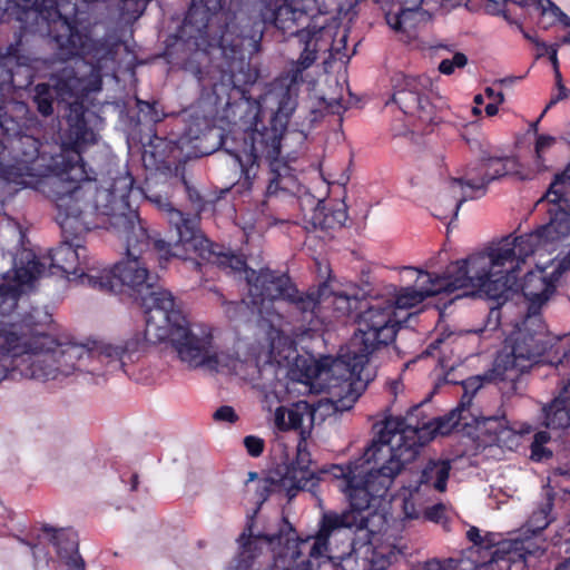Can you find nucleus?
Segmentation results:
<instances>
[{
  "label": "nucleus",
  "instance_id": "obj_1",
  "mask_svg": "<svg viewBox=\"0 0 570 570\" xmlns=\"http://www.w3.org/2000/svg\"><path fill=\"white\" fill-rule=\"evenodd\" d=\"M261 16L247 0H190L176 31L181 51L179 65L196 78L203 91L217 102L236 90L248 91L258 77L250 57L261 49L271 6Z\"/></svg>",
  "mask_w": 570,
  "mask_h": 570
},
{
  "label": "nucleus",
  "instance_id": "obj_2",
  "mask_svg": "<svg viewBox=\"0 0 570 570\" xmlns=\"http://www.w3.org/2000/svg\"><path fill=\"white\" fill-rule=\"evenodd\" d=\"M261 16L247 0H190L176 31L181 51L179 65L196 78L203 91L217 102L236 90L248 91L258 77L250 57L261 49L271 6Z\"/></svg>",
  "mask_w": 570,
  "mask_h": 570
},
{
  "label": "nucleus",
  "instance_id": "obj_3",
  "mask_svg": "<svg viewBox=\"0 0 570 570\" xmlns=\"http://www.w3.org/2000/svg\"><path fill=\"white\" fill-rule=\"evenodd\" d=\"M421 431L422 428L407 423L403 417H387L362 458L332 466L336 488L348 501V509L342 512L324 511L321 515L320 520L328 514L342 520L334 541L343 544L353 534L352 550L367 546L375 533L368 528V509L376 500L385 498L395 476L405 464L416 459L424 445Z\"/></svg>",
  "mask_w": 570,
  "mask_h": 570
},
{
  "label": "nucleus",
  "instance_id": "obj_4",
  "mask_svg": "<svg viewBox=\"0 0 570 570\" xmlns=\"http://www.w3.org/2000/svg\"><path fill=\"white\" fill-rule=\"evenodd\" d=\"M142 276L134 284H124V291L145 311L146 326L144 334H136L121 346L104 345L99 347V356L114 367H124L126 361L150 344L169 342L179 360L189 367L206 366L220 371L234 368L237 358L214 346L212 327L205 324L190 325L177 306L173 294L161 288L146 268Z\"/></svg>",
  "mask_w": 570,
  "mask_h": 570
},
{
  "label": "nucleus",
  "instance_id": "obj_5",
  "mask_svg": "<svg viewBox=\"0 0 570 570\" xmlns=\"http://www.w3.org/2000/svg\"><path fill=\"white\" fill-rule=\"evenodd\" d=\"M336 515L318 520L314 534L301 538L285 517L276 533L254 534V515L238 538L239 552L227 570H353L350 553H338L334 535L342 525Z\"/></svg>",
  "mask_w": 570,
  "mask_h": 570
},
{
  "label": "nucleus",
  "instance_id": "obj_6",
  "mask_svg": "<svg viewBox=\"0 0 570 570\" xmlns=\"http://www.w3.org/2000/svg\"><path fill=\"white\" fill-rule=\"evenodd\" d=\"M50 77L52 85L37 83L33 87L32 101L43 117L53 114L55 101L67 106L66 127L59 130L61 149L53 158V170L62 178L83 179L86 173L81 163V153L96 142V132L89 126L91 115L85 100L91 92L102 88L104 69L107 62L77 57Z\"/></svg>",
  "mask_w": 570,
  "mask_h": 570
},
{
  "label": "nucleus",
  "instance_id": "obj_7",
  "mask_svg": "<svg viewBox=\"0 0 570 570\" xmlns=\"http://www.w3.org/2000/svg\"><path fill=\"white\" fill-rule=\"evenodd\" d=\"M560 272L546 269L530 271L519 287L529 302L528 312L505 340L503 348L494 358L492 379L505 394L517 391L518 377L534 364L546 362L562 364L570 354V333L556 336L551 334L541 314V307L550 299L557 288Z\"/></svg>",
  "mask_w": 570,
  "mask_h": 570
},
{
  "label": "nucleus",
  "instance_id": "obj_8",
  "mask_svg": "<svg viewBox=\"0 0 570 570\" xmlns=\"http://www.w3.org/2000/svg\"><path fill=\"white\" fill-rule=\"evenodd\" d=\"M77 193H55L52 196L62 240L50 250L51 266L58 268L70 282L105 293H121L124 284H134L135 279L142 276L141 271L149 261L146 257H131L126 254V258L112 268H101L97 262L89 258L83 237L91 229L102 228L104 223L97 219L98 209L95 205H72V200H77Z\"/></svg>",
  "mask_w": 570,
  "mask_h": 570
},
{
  "label": "nucleus",
  "instance_id": "obj_9",
  "mask_svg": "<svg viewBox=\"0 0 570 570\" xmlns=\"http://www.w3.org/2000/svg\"><path fill=\"white\" fill-rule=\"evenodd\" d=\"M81 163L86 177L83 179L62 178L57 173V180L65 183L63 189L56 191L57 195H71L76 190L77 200H72L75 207H82L85 203L97 207V219L104 223L102 228H112L125 238L126 254L131 257H146L147 261H157L161 268L168 263L169 246L150 234L146 222L137 210L129 208V196L135 179L128 171L119 174L108 188H99L95 183V173L87 168L81 156Z\"/></svg>",
  "mask_w": 570,
  "mask_h": 570
},
{
  "label": "nucleus",
  "instance_id": "obj_10",
  "mask_svg": "<svg viewBox=\"0 0 570 570\" xmlns=\"http://www.w3.org/2000/svg\"><path fill=\"white\" fill-rule=\"evenodd\" d=\"M356 316L357 330L351 341L350 350L334 361L332 371L344 370L341 375L346 384V400L355 403L366 390L372 377L366 372L370 356L382 346L395 340L401 325L391 298L373 297L361 303Z\"/></svg>",
  "mask_w": 570,
  "mask_h": 570
},
{
  "label": "nucleus",
  "instance_id": "obj_11",
  "mask_svg": "<svg viewBox=\"0 0 570 570\" xmlns=\"http://www.w3.org/2000/svg\"><path fill=\"white\" fill-rule=\"evenodd\" d=\"M224 253L233 255L230 250L220 245ZM235 256V254H234ZM244 262L239 269L225 267L219 264L203 262L202 266H217L227 273L245 272V279L248 286V298L253 313H256L264 321L273 324L281 321L283 315L276 309V303H286L291 317L298 323H315V308L317 298L299 292L286 273L261 268L259 271L247 268L243 257L236 255Z\"/></svg>",
  "mask_w": 570,
  "mask_h": 570
},
{
  "label": "nucleus",
  "instance_id": "obj_12",
  "mask_svg": "<svg viewBox=\"0 0 570 570\" xmlns=\"http://www.w3.org/2000/svg\"><path fill=\"white\" fill-rule=\"evenodd\" d=\"M286 129L276 124H257L243 135V144L237 149H226L239 165L240 177L237 185L240 190H250L262 161L268 164L267 196L293 193L297 179L292 167L281 159L282 140Z\"/></svg>",
  "mask_w": 570,
  "mask_h": 570
},
{
  "label": "nucleus",
  "instance_id": "obj_13",
  "mask_svg": "<svg viewBox=\"0 0 570 570\" xmlns=\"http://www.w3.org/2000/svg\"><path fill=\"white\" fill-rule=\"evenodd\" d=\"M40 140L24 134L21 121L0 106V177L22 188L41 185L52 199L56 191L63 189L65 183L57 180L53 157L48 168L51 175L40 173Z\"/></svg>",
  "mask_w": 570,
  "mask_h": 570
},
{
  "label": "nucleus",
  "instance_id": "obj_14",
  "mask_svg": "<svg viewBox=\"0 0 570 570\" xmlns=\"http://www.w3.org/2000/svg\"><path fill=\"white\" fill-rule=\"evenodd\" d=\"M33 313L28 314L23 322L30 327L26 345L29 347L31 380H61L76 372L96 374L97 364H101L99 348L90 350L82 344L59 343L45 331V324L33 322Z\"/></svg>",
  "mask_w": 570,
  "mask_h": 570
},
{
  "label": "nucleus",
  "instance_id": "obj_15",
  "mask_svg": "<svg viewBox=\"0 0 570 570\" xmlns=\"http://www.w3.org/2000/svg\"><path fill=\"white\" fill-rule=\"evenodd\" d=\"M52 0H0V94L13 86V67L31 66L26 53L29 24L41 12L56 13Z\"/></svg>",
  "mask_w": 570,
  "mask_h": 570
},
{
  "label": "nucleus",
  "instance_id": "obj_16",
  "mask_svg": "<svg viewBox=\"0 0 570 570\" xmlns=\"http://www.w3.org/2000/svg\"><path fill=\"white\" fill-rule=\"evenodd\" d=\"M148 200L168 215V222L175 227L177 240L174 250L169 243V256L178 257L184 262H190L193 266L202 272V262L219 264L223 266L239 269L244 266V262L238 257L224 253L219 244L210 242L198 229L197 218L181 210L176 209L167 197L154 194L147 196Z\"/></svg>",
  "mask_w": 570,
  "mask_h": 570
},
{
  "label": "nucleus",
  "instance_id": "obj_17",
  "mask_svg": "<svg viewBox=\"0 0 570 570\" xmlns=\"http://www.w3.org/2000/svg\"><path fill=\"white\" fill-rule=\"evenodd\" d=\"M449 273L453 292L471 288L490 299L500 301L519 289V271L502 259H495L491 252L475 253L453 262L449 265Z\"/></svg>",
  "mask_w": 570,
  "mask_h": 570
},
{
  "label": "nucleus",
  "instance_id": "obj_18",
  "mask_svg": "<svg viewBox=\"0 0 570 570\" xmlns=\"http://www.w3.org/2000/svg\"><path fill=\"white\" fill-rule=\"evenodd\" d=\"M287 4L285 0H269L271 6V22L284 35L295 36L299 39V42L304 43L303 51L296 61H293L291 69L288 70L285 81H288L284 88L277 94V108L271 118V124L279 125L287 129V125L292 114L297 107L298 98V85L304 81L303 72L309 68L317 59V52L322 49L320 41L322 38L323 29L317 31H309L306 28H299L303 20H308L312 16L296 17L293 21L292 29L286 30L282 28L276 20V11L282 6Z\"/></svg>",
  "mask_w": 570,
  "mask_h": 570
},
{
  "label": "nucleus",
  "instance_id": "obj_19",
  "mask_svg": "<svg viewBox=\"0 0 570 570\" xmlns=\"http://www.w3.org/2000/svg\"><path fill=\"white\" fill-rule=\"evenodd\" d=\"M508 163L510 158L507 156H491L484 153L475 166L468 167L464 177L453 178L452 183L459 184L463 190L462 197L453 206L454 216H458L464 202L483 196L491 181L505 176L509 173Z\"/></svg>",
  "mask_w": 570,
  "mask_h": 570
},
{
  "label": "nucleus",
  "instance_id": "obj_20",
  "mask_svg": "<svg viewBox=\"0 0 570 570\" xmlns=\"http://www.w3.org/2000/svg\"><path fill=\"white\" fill-rule=\"evenodd\" d=\"M393 88L392 101L410 116L417 117L423 122H432L435 108L424 95L429 79L422 76H409L395 72L391 78Z\"/></svg>",
  "mask_w": 570,
  "mask_h": 570
},
{
  "label": "nucleus",
  "instance_id": "obj_21",
  "mask_svg": "<svg viewBox=\"0 0 570 570\" xmlns=\"http://www.w3.org/2000/svg\"><path fill=\"white\" fill-rule=\"evenodd\" d=\"M415 271L417 272L415 284L402 287L395 297L391 298L393 306H395V312L397 309L415 307L430 296L453 293L449 266L443 274H434L421 269Z\"/></svg>",
  "mask_w": 570,
  "mask_h": 570
},
{
  "label": "nucleus",
  "instance_id": "obj_22",
  "mask_svg": "<svg viewBox=\"0 0 570 570\" xmlns=\"http://www.w3.org/2000/svg\"><path fill=\"white\" fill-rule=\"evenodd\" d=\"M540 247L547 250L551 249L550 243L538 227L535 230L520 236L504 237L497 247L489 252L494 254L495 259H502L511 268L519 271L520 265Z\"/></svg>",
  "mask_w": 570,
  "mask_h": 570
},
{
  "label": "nucleus",
  "instance_id": "obj_23",
  "mask_svg": "<svg viewBox=\"0 0 570 570\" xmlns=\"http://www.w3.org/2000/svg\"><path fill=\"white\" fill-rule=\"evenodd\" d=\"M41 272V264L36 259H28L23 266H14L2 275L0 283V309L4 313L3 305L8 304L7 309H13L22 293V287L32 283Z\"/></svg>",
  "mask_w": 570,
  "mask_h": 570
},
{
  "label": "nucleus",
  "instance_id": "obj_24",
  "mask_svg": "<svg viewBox=\"0 0 570 570\" xmlns=\"http://www.w3.org/2000/svg\"><path fill=\"white\" fill-rule=\"evenodd\" d=\"M317 298V307L315 308V323H301L306 330H317L323 324V309L332 308V314L336 318L348 316L353 309V299L344 294L331 292L327 284H322L316 291L306 292Z\"/></svg>",
  "mask_w": 570,
  "mask_h": 570
},
{
  "label": "nucleus",
  "instance_id": "obj_25",
  "mask_svg": "<svg viewBox=\"0 0 570 570\" xmlns=\"http://www.w3.org/2000/svg\"><path fill=\"white\" fill-rule=\"evenodd\" d=\"M42 532L48 535L57 554L65 560L69 570H86L85 560L79 554L78 550V538L72 530L55 529L50 525H43Z\"/></svg>",
  "mask_w": 570,
  "mask_h": 570
},
{
  "label": "nucleus",
  "instance_id": "obj_26",
  "mask_svg": "<svg viewBox=\"0 0 570 570\" xmlns=\"http://www.w3.org/2000/svg\"><path fill=\"white\" fill-rule=\"evenodd\" d=\"M14 340L10 343L9 351H14L18 347H23L20 353H14L13 355H3L0 357V382L3 380H22V379H31L28 374L32 372V367L30 365V354L29 347L26 345L27 334L23 333L21 337L16 336L13 333L11 334Z\"/></svg>",
  "mask_w": 570,
  "mask_h": 570
},
{
  "label": "nucleus",
  "instance_id": "obj_27",
  "mask_svg": "<svg viewBox=\"0 0 570 570\" xmlns=\"http://www.w3.org/2000/svg\"><path fill=\"white\" fill-rule=\"evenodd\" d=\"M372 539L373 535L371 537L367 546H364L357 551L352 550L351 543L353 540V534H350V540L344 541L343 544L340 541L337 542L338 553H350L353 570H357L356 568L360 558L362 560L363 570H386L391 566L394 554L392 552H386L382 549L373 547Z\"/></svg>",
  "mask_w": 570,
  "mask_h": 570
},
{
  "label": "nucleus",
  "instance_id": "obj_28",
  "mask_svg": "<svg viewBox=\"0 0 570 570\" xmlns=\"http://www.w3.org/2000/svg\"><path fill=\"white\" fill-rule=\"evenodd\" d=\"M315 410L306 402L298 401L291 406H279L275 410L274 422L279 431L295 430L301 434L302 429H313Z\"/></svg>",
  "mask_w": 570,
  "mask_h": 570
},
{
  "label": "nucleus",
  "instance_id": "obj_29",
  "mask_svg": "<svg viewBox=\"0 0 570 570\" xmlns=\"http://www.w3.org/2000/svg\"><path fill=\"white\" fill-rule=\"evenodd\" d=\"M347 217V207L344 202L322 200L313 210L311 224L315 229L336 230L345 225Z\"/></svg>",
  "mask_w": 570,
  "mask_h": 570
},
{
  "label": "nucleus",
  "instance_id": "obj_30",
  "mask_svg": "<svg viewBox=\"0 0 570 570\" xmlns=\"http://www.w3.org/2000/svg\"><path fill=\"white\" fill-rule=\"evenodd\" d=\"M570 376L562 380V386L559 395L552 402L543 407L544 424L549 429L570 428Z\"/></svg>",
  "mask_w": 570,
  "mask_h": 570
},
{
  "label": "nucleus",
  "instance_id": "obj_31",
  "mask_svg": "<svg viewBox=\"0 0 570 570\" xmlns=\"http://www.w3.org/2000/svg\"><path fill=\"white\" fill-rule=\"evenodd\" d=\"M281 481L289 498L295 497L298 491H312L318 484V478L311 468L294 463L286 468Z\"/></svg>",
  "mask_w": 570,
  "mask_h": 570
},
{
  "label": "nucleus",
  "instance_id": "obj_32",
  "mask_svg": "<svg viewBox=\"0 0 570 570\" xmlns=\"http://www.w3.org/2000/svg\"><path fill=\"white\" fill-rule=\"evenodd\" d=\"M493 368H494V365L492 366L491 370H489L487 373H484L483 376L471 377L463 382L464 393L460 400V403L452 412V415H454L455 412H459L458 421L466 419L463 415V413L465 411H468L469 406L471 405L473 394L482 386L484 381L489 382V383H493L498 387V390L501 392L502 396L505 399H510L520 393L522 374L518 377L517 391L511 394H505L503 392V390L501 389V386L499 385V383L494 379H492L491 374H492Z\"/></svg>",
  "mask_w": 570,
  "mask_h": 570
},
{
  "label": "nucleus",
  "instance_id": "obj_33",
  "mask_svg": "<svg viewBox=\"0 0 570 570\" xmlns=\"http://www.w3.org/2000/svg\"><path fill=\"white\" fill-rule=\"evenodd\" d=\"M449 460H430L422 469L420 483L433 488L438 492H444L451 472Z\"/></svg>",
  "mask_w": 570,
  "mask_h": 570
},
{
  "label": "nucleus",
  "instance_id": "obj_34",
  "mask_svg": "<svg viewBox=\"0 0 570 570\" xmlns=\"http://www.w3.org/2000/svg\"><path fill=\"white\" fill-rule=\"evenodd\" d=\"M429 18L428 11L423 9L401 8L399 13L393 18H389V23L394 30L402 31L409 37H413L420 23L426 22Z\"/></svg>",
  "mask_w": 570,
  "mask_h": 570
},
{
  "label": "nucleus",
  "instance_id": "obj_35",
  "mask_svg": "<svg viewBox=\"0 0 570 570\" xmlns=\"http://www.w3.org/2000/svg\"><path fill=\"white\" fill-rule=\"evenodd\" d=\"M478 422L479 430L489 435L491 442H500L502 434L508 432V420L504 416H487Z\"/></svg>",
  "mask_w": 570,
  "mask_h": 570
},
{
  "label": "nucleus",
  "instance_id": "obj_36",
  "mask_svg": "<svg viewBox=\"0 0 570 570\" xmlns=\"http://www.w3.org/2000/svg\"><path fill=\"white\" fill-rule=\"evenodd\" d=\"M553 509V498L548 497L546 502L541 503L540 507L534 510L530 517V525L534 529V531L544 530L553 520L552 515Z\"/></svg>",
  "mask_w": 570,
  "mask_h": 570
},
{
  "label": "nucleus",
  "instance_id": "obj_37",
  "mask_svg": "<svg viewBox=\"0 0 570 570\" xmlns=\"http://www.w3.org/2000/svg\"><path fill=\"white\" fill-rule=\"evenodd\" d=\"M140 121L156 125L165 118V112L156 100L146 101L137 99L136 102Z\"/></svg>",
  "mask_w": 570,
  "mask_h": 570
},
{
  "label": "nucleus",
  "instance_id": "obj_38",
  "mask_svg": "<svg viewBox=\"0 0 570 570\" xmlns=\"http://www.w3.org/2000/svg\"><path fill=\"white\" fill-rule=\"evenodd\" d=\"M551 440V435L547 431H539L534 433L532 443L530 445V458L534 462H542L552 458V451L546 448V444Z\"/></svg>",
  "mask_w": 570,
  "mask_h": 570
},
{
  "label": "nucleus",
  "instance_id": "obj_39",
  "mask_svg": "<svg viewBox=\"0 0 570 570\" xmlns=\"http://www.w3.org/2000/svg\"><path fill=\"white\" fill-rule=\"evenodd\" d=\"M151 0H120V17L127 22L137 21Z\"/></svg>",
  "mask_w": 570,
  "mask_h": 570
},
{
  "label": "nucleus",
  "instance_id": "obj_40",
  "mask_svg": "<svg viewBox=\"0 0 570 570\" xmlns=\"http://www.w3.org/2000/svg\"><path fill=\"white\" fill-rule=\"evenodd\" d=\"M311 436L308 429H302L301 436L297 442L296 458L292 462L304 468H311L312 455L307 449V439Z\"/></svg>",
  "mask_w": 570,
  "mask_h": 570
},
{
  "label": "nucleus",
  "instance_id": "obj_41",
  "mask_svg": "<svg viewBox=\"0 0 570 570\" xmlns=\"http://www.w3.org/2000/svg\"><path fill=\"white\" fill-rule=\"evenodd\" d=\"M508 2H512L517 4L521 9L524 10V13L532 16L537 14L541 18L547 16V2L546 0H508Z\"/></svg>",
  "mask_w": 570,
  "mask_h": 570
},
{
  "label": "nucleus",
  "instance_id": "obj_42",
  "mask_svg": "<svg viewBox=\"0 0 570 570\" xmlns=\"http://www.w3.org/2000/svg\"><path fill=\"white\" fill-rule=\"evenodd\" d=\"M468 63V57L463 52H456L451 59H443L439 65L442 75L450 76L455 69H461Z\"/></svg>",
  "mask_w": 570,
  "mask_h": 570
},
{
  "label": "nucleus",
  "instance_id": "obj_43",
  "mask_svg": "<svg viewBox=\"0 0 570 570\" xmlns=\"http://www.w3.org/2000/svg\"><path fill=\"white\" fill-rule=\"evenodd\" d=\"M452 337H454L452 333L448 335H439L426 346V348L422 352L421 356H439V360H441V354H444L443 347L450 344Z\"/></svg>",
  "mask_w": 570,
  "mask_h": 570
},
{
  "label": "nucleus",
  "instance_id": "obj_44",
  "mask_svg": "<svg viewBox=\"0 0 570 570\" xmlns=\"http://www.w3.org/2000/svg\"><path fill=\"white\" fill-rule=\"evenodd\" d=\"M423 518L435 523L444 524L446 522L445 505L436 503L426 508L423 512Z\"/></svg>",
  "mask_w": 570,
  "mask_h": 570
},
{
  "label": "nucleus",
  "instance_id": "obj_45",
  "mask_svg": "<svg viewBox=\"0 0 570 570\" xmlns=\"http://www.w3.org/2000/svg\"><path fill=\"white\" fill-rule=\"evenodd\" d=\"M244 445L250 456L257 458L263 453L265 444L263 439L255 435H247L244 439Z\"/></svg>",
  "mask_w": 570,
  "mask_h": 570
},
{
  "label": "nucleus",
  "instance_id": "obj_46",
  "mask_svg": "<svg viewBox=\"0 0 570 570\" xmlns=\"http://www.w3.org/2000/svg\"><path fill=\"white\" fill-rule=\"evenodd\" d=\"M547 2V16L551 17V21L549 23H553L556 21H560L566 26H570V18L551 0H546Z\"/></svg>",
  "mask_w": 570,
  "mask_h": 570
},
{
  "label": "nucleus",
  "instance_id": "obj_47",
  "mask_svg": "<svg viewBox=\"0 0 570 570\" xmlns=\"http://www.w3.org/2000/svg\"><path fill=\"white\" fill-rule=\"evenodd\" d=\"M183 184L186 189V194L188 196V199L195 205L197 210H204L206 202L200 195V193L193 186L188 184V181L183 177Z\"/></svg>",
  "mask_w": 570,
  "mask_h": 570
},
{
  "label": "nucleus",
  "instance_id": "obj_48",
  "mask_svg": "<svg viewBox=\"0 0 570 570\" xmlns=\"http://www.w3.org/2000/svg\"><path fill=\"white\" fill-rule=\"evenodd\" d=\"M213 417L215 421H223L228 423H235L238 420L235 410L229 405H223L218 407L214 412Z\"/></svg>",
  "mask_w": 570,
  "mask_h": 570
},
{
  "label": "nucleus",
  "instance_id": "obj_49",
  "mask_svg": "<svg viewBox=\"0 0 570 570\" xmlns=\"http://www.w3.org/2000/svg\"><path fill=\"white\" fill-rule=\"evenodd\" d=\"M224 305L226 306V315L230 320H233L237 318L240 315V313L245 309V307H248L250 304L249 302L246 303L244 299H242L239 302H224Z\"/></svg>",
  "mask_w": 570,
  "mask_h": 570
},
{
  "label": "nucleus",
  "instance_id": "obj_50",
  "mask_svg": "<svg viewBox=\"0 0 570 570\" xmlns=\"http://www.w3.org/2000/svg\"><path fill=\"white\" fill-rule=\"evenodd\" d=\"M556 142V138L550 135H539L535 140V155L538 159H541V154L550 148Z\"/></svg>",
  "mask_w": 570,
  "mask_h": 570
},
{
  "label": "nucleus",
  "instance_id": "obj_51",
  "mask_svg": "<svg viewBox=\"0 0 570 570\" xmlns=\"http://www.w3.org/2000/svg\"><path fill=\"white\" fill-rule=\"evenodd\" d=\"M539 48H542V51L538 55L541 57L543 55H548L549 60L553 65V68L557 69L559 67L558 62V47L556 45L548 46L544 42H537Z\"/></svg>",
  "mask_w": 570,
  "mask_h": 570
},
{
  "label": "nucleus",
  "instance_id": "obj_52",
  "mask_svg": "<svg viewBox=\"0 0 570 570\" xmlns=\"http://www.w3.org/2000/svg\"><path fill=\"white\" fill-rule=\"evenodd\" d=\"M323 100L325 104L324 108L328 114L341 115L345 110V108L342 104V98H332L330 100H326V99H323Z\"/></svg>",
  "mask_w": 570,
  "mask_h": 570
},
{
  "label": "nucleus",
  "instance_id": "obj_53",
  "mask_svg": "<svg viewBox=\"0 0 570 570\" xmlns=\"http://www.w3.org/2000/svg\"><path fill=\"white\" fill-rule=\"evenodd\" d=\"M557 89H558V94L551 97L549 104L547 105V107H546V109L543 110L542 114H544L547 111V109L551 108L552 106H554L560 100H562V99L568 97L569 90L564 87V85L558 86ZM543 115H541V117Z\"/></svg>",
  "mask_w": 570,
  "mask_h": 570
},
{
  "label": "nucleus",
  "instance_id": "obj_54",
  "mask_svg": "<svg viewBox=\"0 0 570 570\" xmlns=\"http://www.w3.org/2000/svg\"><path fill=\"white\" fill-rule=\"evenodd\" d=\"M499 543V535L493 532H487L482 535V542L480 548L482 549H491Z\"/></svg>",
  "mask_w": 570,
  "mask_h": 570
},
{
  "label": "nucleus",
  "instance_id": "obj_55",
  "mask_svg": "<svg viewBox=\"0 0 570 570\" xmlns=\"http://www.w3.org/2000/svg\"><path fill=\"white\" fill-rule=\"evenodd\" d=\"M489 3L487 4V10L492 12L493 14H499L503 12V8L508 3V0H487Z\"/></svg>",
  "mask_w": 570,
  "mask_h": 570
},
{
  "label": "nucleus",
  "instance_id": "obj_56",
  "mask_svg": "<svg viewBox=\"0 0 570 570\" xmlns=\"http://www.w3.org/2000/svg\"><path fill=\"white\" fill-rule=\"evenodd\" d=\"M466 539L474 546L480 547L482 542V534L480 529L476 527H470V529L466 531Z\"/></svg>",
  "mask_w": 570,
  "mask_h": 570
},
{
  "label": "nucleus",
  "instance_id": "obj_57",
  "mask_svg": "<svg viewBox=\"0 0 570 570\" xmlns=\"http://www.w3.org/2000/svg\"><path fill=\"white\" fill-rule=\"evenodd\" d=\"M404 514L406 519H417L420 517V513L415 510V507L413 503H411L409 500L404 501L403 505Z\"/></svg>",
  "mask_w": 570,
  "mask_h": 570
},
{
  "label": "nucleus",
  "instance_id": "obj_58",
  "mask_svg": "<svg viewBox=\"0 0 570 570\" xmlns=\"http://www.w3.org/2000/svg\"><path fill=\"white\" fill-rule=\"evenodd\" d=\"M485 96L491 99L492 101L503 102L504 101V95L502 91H495L491 87H487L484 90Z\"/></svg>",
  "mask_w": 570,
  "mask_h": 570
},
{
  "label": "nucleus",
  "instance_id": "obj_59",
  "mask_svg": "<svg viewBox=\"0 0 570 570\" xmlns=\"http://www.w3.org/2000/svg\"><path fill=\"white\" fill-rule=\"evenodd\" d=\"M414 570H446V569L441 564L440 561L430 560V561H426L424 564L419 566Z\"/></svg>",
  "mask_w": 570,
  "mask_h": 570
},
{
  "label": "nucleus",
  "instance_id": "obj_60",
  "mask_svg": "<svg viewBox=\"0 0 570 570\" xmlns=\"http://www.w3.org/2000/svg\"><path fill=\"white\" fill-rule=\"evenodd\" d=\"M554 178L562 179V183H564V185L570 188V164L566 167V169L562 173L557 174Z\"/></svg>",
  "mask_w": 570,
  "mask_h": 570
},
{
  "label": "nucleus",
  "instance_id": "obj_61",
  "mask_svg": "<svg viewBox=\"0 0 570 570\" xmlns=\"http://www.w3.org/2000/svg\"><path fill=\"white\" fill-rule=\"evenodd\" d=\"M500 104L501 102H498V101H492V102L488 104L484 109L487 116H489V117L495 116L499 111Z\"/></svg>",
  "mask_w": 570,
  "mask_h": 570
},
{
  "label": "nucleus",
  "instance_id": "obj_62",
  "mask_svg": "<svg viewBox=\"0 0 570 570\" xmlns=\"http://www.w3.org/2000/svg\"><path fill=\"white\" fill-rule=\"evenodd\" d=\"M257 492L259 494L261 504H262L265 500H267V498L269 495L268 485H267L266 480L263 482L262 487H258Z\"/></svg>",
  "mask_w": 570,
  "mask_h": 570
},
{
  "label": "nucleus",
  "instance_id": "obj_63",
  "mask_svg": "<svg viewBox=\"0 0 570 570\" xmlns=\"http://www.w3.org/2000/svg\"><path fill=\"white\" fill-rule=\"evenodd\" d=\"M558 476H564L570 479V469L568 468H557L552 472V480H554Z\"/></svg>",
  "mask_w": 570,
  "mask_h": 570
},
{
  "label": "nucleus",
  "instance_id": "obj_64",
  "mask_svg": "<svg viewBox=\"0 0 570 570\" xmlns=\"http://www.w3.org/2000/svg\"><path fill=\"white\" fill-rule=\"evenodd\" d=\"M554 570H570V557L559 562Z\"/></svg>",
  "mask_w": 570,
  "mask_h": 570
}]
</instances>
